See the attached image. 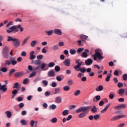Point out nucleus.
I'll use <instances>...</instances> for the list:
<instances>
[{
  "mask_svg": "<svg viewBox=\"0 0 127 127\" xmlns=\"http://www.w3.org/2000/svg\"><path fill=\"white\" fill-rule=\"evenodd\" d=\"M111 77H112V74L108 73L106 78L105 79L106 82H110V79H111Z\"/></svg>",
  "mask_w": 127,
  "mask_h": 127,
  "instance_id": "23",
  "label": "nucleus"
},
{
  "mask_svg": "<svg viewBox=\"0 0 127 127\" xmlns=\"http://www.w3.org/2000/svg\"><path fill=\"white\" fill-rule=\"evenodd\" d=\"M50 109H51L52 110H55L57 108V106L56 105H55V104H52V105H51L50 106Z\"/></svg>",
  "mask_w": 127,
  "mask_h": 127,
  "instance_id": "41",
  "label": "nucleus"
},
{
  "mask_svg": "<svg viewBox=\"0 0 127 127\" xmlns=\"http://www.w3.org/2000/svg\"><path fill=\"white\" fill-rule=\"evenodd\" d=\"M94 119L95 120H98V119H100V115H94Z\"/></svg>",
  "mask_w": 127,
  "mask_h": 127,
  "instance_id": "53",
  "label": "nucleus"
},
{
  "mask_svg": "<svg viewBox=\"0 0 127 127\" xmlns=\"http://www.w3.org/2000/svg\"><path fill=\"white\" fill-rule=\"evenodd\" d=\"M11 25H13V22L12 21H10L6 25V27L7 28H8L9 27H10Z\"/></svg>",
  "mask_w": 127,
  "mask_h": 127,
  "instance_id": "43",
  "label": "nucleus"
},
{
  "mask_svg": "<svg viewBox=\"0 0 127 127\" xmlns=\"http://www.w3.org/2000/svg\"><path fill=\"white\" fill-rule=\"evenodd\" d=\"M14 72H15V69L13 68V69H11L8 73L9 76H11V75H12L13 74V73H14Z\"/></svg>",
  "mask_w": 127,
  "mask_h": 127,
  "instance_id": "36",
  "label": "nucleus"
},
{
  "mask_svg": "<svg viewBox=\"0 0 127 127\" xmlns=\"http://www.w3.org/2000/svg\"><path fill=\"white\" fill-rule=\"evenodd\" d=\"M60 93V88H56L55 90V92L54 93V95H56L57 94H59Z\"/></svg>",
  "mask_w": 127,
  "mask_h": 127,
  "instance_id": "39",
  "label": "nucleus"
},
{
  "mask_svg": "<svg viewBox=\"0 0 127 127\" xmlns=\"http://www.w3.org/2000/svg\"><path fill=\"white\" fill-rule=\"evenodd\" d=\"M5 115L7 116V118L8 119H10L11 118V112L9 111H7L5 112Z\"/></svg>",
  "mask_w": 127,
  "mask_h": 127,
  "instance_id": "21",
  "label": "nucleus"
},
{
  "mask_svg": "<svg viewBox=\"0 0 127 127\" xmlns=\"http://www.w3.org/2000/svg\"><path fill=\"white\" fill-rule=\"evenodd\" d=\"M9 52V49L7 46H4L2 49V57L3 58L7 59L9 56V54H8Z\"/></svg>",
  "mask_w": 127,
  "mask_h": 127,
  "instance_id": "4",
  "label": "nucleus"
},
{
  "mask_svg": "<svg viewBox=\"0 0 127 127\" xmlns=\"http://www.w3.org/2000/svg\"><path fill=\"white\" fill-rule=\"evenodd\" d=\"M24 75V72L23 71L17 72L14 73V76L15 78H19L20 77H22Z\"/></svg>",
  "mask_w": 127,
  "mask_h": 127,
  "instance_id": "8",
  "label": "nucleus"
},
{
  "mask_svg": "<svg viewBox=\"0 0 127 127\" xmlns=\"http://www.w3.org/2000/svg\"><path fill=\"white\" fill-rule=\"evenodd\" d=\"M75 63L77 64L76 66H74L73 68L76 70H78V69L80 68L81 66H84V65H85V63H84L83 62H80V60H77Z\"/></svg>",
  "mask_w": 127,
  "mask_h": 127,
  "instance_id": "5",
  "label": "nucleus"
},
{
  "mask_svg": "<svg viewBox=\"0 0 127 127\" xmlns=\"http://www.w3.org/2000/svg\"><path fill=\"white\" fill-rule=\"evenodd\" d=\"M72 119V115H69L67 118L66 119L64 118V123L66 122V121H70Z\"/></svg>",
  "mask_w": 127,
  "mask_h": 127,
  "instance_id": "44",
  "label": "nucleus"
},
{
  "mask_svg": "<svg viewBox=\"0 0 127 127\" xmlns=\"http://www.w3.org/2000/svg\"><path fill=\"white\" fill-rule=\"evenodd\" d=\"M81 57L83 58H87V57H88V54H87L86 52H83L81 55Z\"/></svg>",
  "mask_w": 127,
  "mask_h": 127,
  "instance_id": "32",
  "label": "nucleus"
},
{
  "mask_svg": "<svg viewBox=\"0 0 127 127\" xmlns=\"http://www.w3.org/2000/svg\"><path fill=\"white\" fill-rule=\"evenodd\" d=\"M17 64V61H16L14 60H11V64H12V65H13V66H14V65H15Z\"/></svg>",
  "mask_w": 127,
  "mask_h": 127,
  "instance_id": "49",
  "label": "nucleus"
},
{
  "mask_svg": "<svg viewBox=\"0 0 127 127\" xmlns=\"http://www.w3.org/2000/svg\"><path fill=\"white\" fill-rule=\"evenodd\" d=\"M125 127V123H122V124H119L117 127Z\"/></svg>",
  "mask_w": 127,
  "mask_h": 127,
  "instance_id": "64",
  "label": "nucleus"
},
{
  "mask_svg": "<svg viewBox=\"0 0 127 127\" xmlns=\"http://www.w3.org/2000/svg\"><path fill=\"white\" fill-rule=\"evenodd\" d=\"M55 66V63L54 62H51L48 64V67L49 68H52V67H54Z\"/></svg>",
  "mask_w": 127,
  "mask_h": 127,
  "instance_id": "30",
  "label": "nucleus"
},
{
  "mask_svg": "<svg viewBox=\"0 0 127 127\" xmlns=\"http://www.w3.org/2000/svg\"><path fill=\"white\" fill-rule=\"evenodd\" d=\"M23 107H24V104H23V103H20L19 104V108H20V109H22Z\"/></svg>",
  "mask_w": 127,
  "mask_h": 127,
  "instance_id": "63",
  "label": "nucleus"
},
{
  "mask_svg": "<svg viewBox=\"0 0 127 127\" xmlns=\"http://www.w3.org/2000/svg\"><path fill=\"white\" fill-rule=\"evenodd\" d=\"M70 90V86H65L64 87V91H69Z\"/></svg>",
  "mask_w": 127,
  "mask_h": 127,
  "instance_id": "57",
  "label": "nucleus"
},
{
  "mask_svg": "<svg viewBox=\"0 0 127 127\" xmlns=\"http://www.w3.org/2000/svg\"><path fill=\"white\" fill-rule=\"evenodd\" d=\"M18 88H19V83L18 82L15 83L13 86V89H18Z\"/></svg>",
  "mask_w": 127,
  "mask_h": 127,
  "instance_id": "28",
  "label": "nucleus"
},
{
  "mask_svg": "<svg viewBox=\"0 0 127 127\" xmlns=\"http://www.w3.org/2000/svg\"><path fill=\"white\" fill-rule=\"evenodd\" d=\"M42 83H43V84H44V85L45 86H47V85H48V81H47V80H43Z\"/></svg>",
  "mask_w": 127,
  "mask_h": 127,
  "instance_id": "62",
  "label": "nucleus"
},
{
  "mask_svg": "<svg viewBox=\"0 0 127 127\" xmlns=\"http://www.w3.org/2000/svg\"><path fill=\"white\" fill-rule=\"evenodd\" d=\"M103 89L104 87H103V85H99L98 88L96 89V91H97V92H101V91H103Z\"/></svg>",
  "mask_w": 127,
  "mask_h": 127,
  "instance_id": "24",
  "label": "nucleus"
},
{
  "mask_svg": "<svg viewBox=\"0 0 127 127\" xmlns=\"http://www.w3.org/2000/svg\"><path fill=\"white\" fill-rule=\"evenodd\" d=\"M17 93H18V89H14L12 91V95H16V94H17Z\"/></svg>",
  "mask_w": 127,
  "mask_h": 127,
  "instance_id": "48",
  "label": "nucleus"
},
{
  "mask_svg": "<svg viewBox=\"0 0 127 127\" xmlns=\"http://www.w3.org/2000/svg\"><path fill=\"white\" fill-rule=\"evenodd\" d=\"M118 87L119 88H122V87H124V84L122 82H119L118 83Z\"/></svg>",
  "mask_w": 127,
  "mask_h": 127,
  "instance_id": "56",
  "label": "nucleus"
},
{
  "mask_svg": "<svg viewBox=\"0 0 127 127\" xmlns=\"http://www.w3.org/2000/svg\"><path fill=\"white\" fill-rule=\"evenodd\" d=\"M36 44H37V41H32L31 42V46L32 47H34V46H35Z\"/></svg>",
  "mask_w": 127,
  "mask_h": 127,
  "instance_id": "29",
  "label": "nucleus"
},
{
  "mask_svg": "<svg viewBox=\"0 0 127 127\" xmlns=\"http://www.w3.org/2000/svg\"><path fill=\"white\" fill-rule=\"evenodd\" d=\"M21 56L23 57H25V56H26V52L25 51L22 52L21 53Z\"/></svg>",
  "mask_w": 127,
  "mask_h": 127,
  "instance_id": "60",
  "label": "nucleus"
},
{
  "mask_svg": "<svg viewBox=\"0 0 127 127\" xmlns=\"http://www.w3.org/2000/svg\"><path fill=\"white\" fill-rule=\"evenodd\" d=\"M95 98L96 101H99L101 100V96H100V95H97L95 97Z\"/></svg>",
  "mask_w": 127,
  "mask_h": 127,
  "instance_id": "58",
  "label": "nucleus"
},
{
  "mask_svg": "<svg viewBox=\"0 0 127 127\" xmlns=\"http://www.w3.org/2000/svg\"><path fill=\"white\" fill-rule=\"evenodd\" d=\"M80 37L82 40V41H86V40H87V39H88V36H86V35H81L80 36Z\"/></svg>",
  "mask_w": 127,
  "mask_h": 127,
  "instance_id": "19",
  "label": "nucleus"
},
{
  "mask_svg": "<svg viewBox=\"0 0 127 127\" xmlns=\"http://www.w3.org/2000/svg\"><path fill=\"white\" fill-rule=\"evenodd\" d=\"M119 94L120 95H123L125 93V90L123 89L119 90Z\"/></svg>",
  "mask_w": 127,
  "mask_h": 127,
  "instance_id": "59",
  "label": "nucleus"
},
{
  "mask_svg": "<svg viewBox=\"0 0 127 127\" xmlns=\"http://www.w3.org/2000/svg\"><path fill=\"white\" fill-rule=\"evenodd\" d=\"M16 29H17V28H19L20 29V32H22L24 30L23 27H21V25H18V26L15 25Z\"/></svg>",
  "mask_w": 127,
  "mask_h": 127,
  "instance_id": "26",
  "label": "nucleus"
},
{
  "mask_svg": "<svg viewBox=\"0 0 127 127\" xmlns=\"http://www.w3.org/2000/svg\"><path fill=\"white\" fill-rule=\"evenodd\" d=\"M45 67H46V64H45V63H42L41 64L40 68L42 70L45 71V70H46V69H45Z\"/></svg>",
  "mask_w": 127,
  "mask_h": 127,
  "instance_id": "25",
  "label": "nucleus"
},
{
  "mask_svg": "<svg viewBox=\"0 0 127 127\" xmlns=\"http://www.w3.org/2000/svg\"><path fill=\"white\" fill-rule=\"evenodd\" d=\"M54 33L55 34H57L58 35H62V32L61 30L59 29H55L53 30Z\"/></svg>",
  "mask_w": 127,
  "mask_h": 127,
  "instance_id": "10",
  "label": "nucleus"
},
{
  "mask_svg": "<svg viewBox=\"0 0 127 127\" xmlns=\"http://www.w3.org/2000/svg\"><path fill=\"white\" fill-rule=\"evenodd\" d=\"M20 123L22 125H23V126H25V125H26V121H25V120H21L20 121Z\"/></svg>",
  "mask_w": 127,
  "mask_h": 127,
  "instance_id": "54",
  "label": "nucleus"
},
{
  "mask_svg": "<svg viewBox=\"0 0 127 127\" xmlns=\"http://www.w3.org/2000/svg\"><path fill=\"white\" fill-rule=\"evenodd\" d=\"M95 54L93 55V58L94 61H97V62H100L99 60H102L104 59V57L103 56L101 55V53L100 52V49H97L95 51ZM97 59H99L98 60Z\"/></svg>",
  "mask_w": 127,
  "mask_h": 127,
  "instance_id": "3",
  "label": "nucleus"
},
{
  "mask_svg": "<svg viewBox=\"0 0 127 127\" xmlns=\"http://www.w3.org/2000/svg\"><path fill=\"white\" fill-rule=\"evenodd\" d=\"M86 65H92L93 64V60L91 59H88L86 60L85 62Z\"/></svg>",
  "mask_w": 127,
  "mask_h": 127,
  "instance_id": "15",
  "label": "nucleus"
},
{
  "mask_svg": "<svg viewBox=\"0 0 127 127\" xmlns=\"http://www.w3.org/2000/svg\"><path fill=\"white\" fill-rule=\"evenodd\" d=\"M90 109L92 113H93V114H95V113H97V112H98V109H97V107H96L95 106H93V108H90Z\"/></svg>",
  "mask_w": 127,
  "mask_h": 127,
  "instance_id": "20",
  "label": "nucleus"
},
{
  "mask_svg": "<svg viewBox=\"0 0 127 127\" xmlns=\"http://www.w3.org/2000/svg\"><path fill=\"white\" fill-rule=\"evenodd\" d=\"M40 68V65H38L37 66H33V71H36V70H39Z\"/></svg>",
  "mask_w": 127,
  "mask_h": 127,
  "instance_id": "45",
  "label": "nucleus"
},
{
  "mask_svg": "<svg viewBox=\"0 0 127 127\" xmlns=\"http://www.w3.org/2000/svg\"><path fill=\"white\" fill-rule=\"evenodd\" d=\"M53 30H51L49 31H45V33H46L47 35H48V36H50L51 35H52V34H53Z\"/></svg>",
  "mask_w": 127,
  "mask_h": 127,
  "instance_id": "22",
  "label": "nucleus"
},
{
  "mask_svg": "<svg viewBox=\"0 0 127 127\" xmlns=\"http://www.w3.org/2000/svg\"><path fill=\"white\" fill-rule=\"evenodd\" d=\"M34 51H32L30 53V58L29 59L30 60H34L35 59V55H34Z\"/></svg>",
  "mask_w": 127,
  "mask_h": 127,
  "instance_id": "12",
  "label": "nucleus"
},
{
  "mask_svg": "<svg viewBox=\"0 0 127 127\" xmlns=\"http://www.w3.org/2000/svg\"><path fill=\"white\" fill-rule=\"evenodd\" d=\"M43 58V56L42 55H39L37 57V59L38 60H41Z\"/></svg>",
  "mask_w": 127,
  "mask_h": 127,
  "instance_id": "55",
  "label": "nucleus"
},
{
  "mask_svg": "<svg viewBox=\"0 0 127 127\" xmlns=\"http://www.w3.org/2000/svg\"><path fill=\"white\" fill-rule=\"evenodd\" d=\"M55 70L56 72H60V70H61L60 66H59V65H56L55 67Z\"/></svg>",
  "mask_w": 127,
  "mask_h": 127,
  "instance_id": "38",
  "label": "nucleus"
},
{
  "mask_svg": "<svg viewBox=\"0 0 127 127\" xmlns=\"http://www.w3.org/2000/svg\"><path fill=\"white\" fill-rule=\"evenodd\" d=\"M36 75V71H33L32 73H30L29 76V78H32V77H34Z\"/></svg>",
  "mask_w": 127,
  "mask_h": 127,
  "instance_id": "31",
  "label": "nucleus"
},
{
  "mask_svg": "<svg viewBox=\"0 0 127 127\" xmlns=\"http://www.w3.org/2000/svg\"><path fill=\"white\" fill-rule=\"evenodd\" d=\"M5 65H9L10 64H11V61L9 60H6L5 61Z\"/></svg>",
  "mask_w": 127,
  "mask_h": 127,
  "instance_id": "51",
  "label": "nucleus"
},
{
  "mask_svg": "<svg viewBox=\"0 0 127 127\" xmlns=\"http://www.w3.org/2000/svg\"><path fill=\"white\" fill-rule=\"evenodd\" d=\"M57 118L54 117L51 119V122L52 123V124H56V123H57Z\"/></svg>",
  "mask_w": 127,
  "mask_h": 127,
  "instance_id": "33",
  "label": "nucleus"
},
{
  "mask_svg": "<svg viewBox=\"0 0 127 127\" xmlns=\"http://www.w3.org/2000/svg\"><path fill=\"white\" fill-rule=\"evenodd\" d=\"M123 79L124 81H127V74L125 73L123 75Z\"/></svg>",
  "mask_w": 127,
  "mask_h": 127,
  "instance_id": "52",
  "label": "nucleus"
},
{
  "mask_svg": "<svg viewBox=\"0 0 127 127\" xmlns=\"http://www.w3.org/2000/svg\"><path fill=\"white\" fill-rule=\"evenodd\" d=\"M67 83L68 86H72V85H73V80H72L71 79H69L67 81Z\"/></svg>",
  "mask_w": 127,
  "mask_h": 127,
  "instance_id": "50",
  "label": "nucleus"
},
{
  "mask_svg": "<svg viewBox=\"0 0 127 127\" xmlns=\"http://www.w3.org/2000/svg\"><path fill=\"white\" fill-rule=\"evenodd\" d=\"M37 121H34L33 120H31L30 122L31 127H37Z\"/></svg>",
  "mask_w": 127,
  "mask_h": 127,
  "instance_id": "9",
  "label": "nucleus"
},
{
  "mask_svg": "<svg viewBox=\"0 0 127 127\" xmlns=\"http://www.w3.org/2000/svg\"><path fill=\"white\" fill-rule=\"evenodd\" d=\"M80 94H81V90H78L74 92V96H79Z\"/></svg>",
  "mask_w": 127,
  "mask_h": 127,
  "instance_id": "35",
  "label": "nucleus"
},
{
  "mask_svg": "<svg viewBox=\"0 0 127 127\" xmlns=\"http://www.w3.org/2000/svg\"><path fill=\"white\" fill-rule=\"evenodd\" d=\"M0 90H1L3 92H6L7 91V88H6V84H3L0 87Z\"/></svg>",
  "mask_w": 127,
  "mask_h": 127,
  "instance_id": "17",
  "label": "nucleus"
},
{
  "mask_svg": "<svg viewBox=\"0 0 127 127\" xmlns=\"http://www.w3.org/2000/svg\"><path fill=\"white\" fill-rule=\"evenodd\" d=\"M30 38V37L28 36L27 38H26L22 42L21 44V46H24L25 44H26V43H27V41H28V39H29V38Z\"/></svg>",
  "mask_w": 127,
  "mask_h": 127,
  "instance_id": "18",
  "label": "nucleus"
},
{
  "mask_svg": "<svg viewBox=\"0 0 127 127\" xmlns=\"http://www.w3.org/2000/svg\"><path fill=\"white\" fill-rule=\"evenodd\" d=\"M91 106H84L78 108L76 111V113L77 114H79V113H81L78 115V117L79 119H83V118H85L86 117V113L88 112V111H90V109H91ZM82 112H83L82 113Z\"/></svg>",
  "mask_w": 127,
  "mask_h": 127,
  "instance_id": "1",
  "label": "nucleus"
},
{
  "mask_svg": "<svg viewBox=\"0 0 127 127\" xmlns=\"http://www.w3.org/2000/svg\"><path fill=\"white\" fill-rule=\"evenodd\" d=\"M119 108L120 109H126L127 108V104H120L119 106H116L115 109H119Z\"/></svg>",
  "mask_w": 127,
  "mask_h": 127,
  "instance_id": "16",
  "label": "nucleus"
},
{
  "mask_svg": "<svg viewBox=\"0 0 127 127\" xmlns=\"http://www.w3.org/2000/svg\"><path fill=\"white\" fill-rule=\"evenodd\" d=\"M69 53L71 55H74V54H76V50L75 49H70L69 51Z\"/></svg>",
  "mask_w": 127,
  "mask_h": 127,
  "instance_id": "37",
  "label": "nucleus"
},
{
  "mask_svg": "<svg viewBox=\"0 0 127 127\" xmlns=\"http://www.w3.org/2000/svg\"><path fill=\"white\" fill-rule=\"evenodd\" d=\"M64 65L68 67L71 64V60L70 59H66L64 61Z\"/></svg>",
  "mask_w": 127,
  "mask_h": 127,
  "instance_id": "13",
  "label": "nucleus"
},
{
  "mask_svg": "<svg viewBox=\"0 0 127 127\" xmlns=\"http://www.w3.org/2000/svg\"><path fill=\"white\" fill-rule=\"evenodd\" d=\"M123 118H126V115H118L113 117L111 119V121H117V120H119L120 119H123Z\"/></svg>",
  "mask_w": 127,
  "mask_h": 127,
  "instance_id": "7",
  "label": "nucleus"
},
{
  "mask_svg": "<svg viewBox=\"0 0 127 127\" xmlns=\"http://www.w3.org/2000/svg\"><path fill=\"white\" fill-rule=\"evenodd\" d=\"M28 69L29 71H33V66L32 67V66L29 65L28 66Z\"/></svg>",
  "mask_w": 127,
  "mask_h": 127,
  "instance_id": "61",
  "label": "nucleus"
},
{
  "mask_svg": "<svg viewBox=\"0 0 127 127\" xmlns=\"http://www.w3.org/2000/svg\"><path fill=\"white\" fill-rule=\"evenodd\" d=\"M9 30H7L6 32L7 33H11V32H18L19 30L16 29L15 25H13L9 28Z\"/></svg>",
  "mask_w": 127,
  "mask_h": 127,
  "instance_id": "6",
  "label": "nucleus"
},
{
  "mask_svg": "<svg viewBox=\"0 0 127 127\" xmlns=\"http://www.w3.org/2000/svg\"><path fill=\"white\" fill-rule=\"evenodd\" d=\"M84 50V48H79L77 50V52L78 53V54H81L82 53V51Z\"/></svg>",
  "mask_w": 127,
  "mask_h": 127,
  "instance_id": "42",
  "label": "nucleus"
},
{
  "mask_svg": "<svg viewBox=\"0 0 127 127\" xmlns=\"http://www.w3.org/2000/svg\"><path fill=\"white\" fill-rule=\"evenodd\" d=\"M53 49L54 50H58V49H59V46H58V45H54Z\"/></svg>",
  "mask_w": 127,
  "mask_h": 127,
  "instance_id": "46",
  "label": "nucleus"
},
{
  "mask_svg": "<svg viewBox=\"0 0 127 127\" xmlns=\"http://www.w3.org/2000/svg\"><path fill=\"white\" fill-rule=\"evenodd\" d=\"M48 77H54L55 76V71L54 70H51L48 72Z\"/></svg>",
  "mask_w": 127,
  "mask_h": 127,
  "instance_id": "11",
  "label": "nucleus"
},
{
  "mask_svg": "<svg viewBox=\"0 0 127 127\" xmlns=\"http://www.w3.org/2000/svg\"><path fill=\"white\" fill-rule=\"evenodd\" d=\"M7 41H8V42L12 41V45L14 47H15L16 48H17V47H19V45H20V40H19V39L17 38H14L10 36H8L7 37Z\"/></svg>",
  "mask_w": 127,
  "mask_h": 127,
  "instance_id": "2",
  "label": "nucleus"
},
{
  "mask_svg": "<svg viewBox=\"0 0 127 127\" xmlns=\"http://www.w3.org/2000/svg\"><path fill=\"white\" fill-rule=\"evenodd\" d=\"M56 102L57 103V104H60V103H61V98L60 97H57L56 98Z\"/></svg>",
  "mask_w": 127,
  "mask_h": 127,
  "instance_id": "34",
  "label": "nucleus"
},
{
  "mask_svg": "<svg viewBox=\"0 0 127 127\" xmlns=\"http://www.w3.org/2000/svg\"><path fill=\"white\" fill-rule=\"evenodd\" d=\"M31 62L34 65H40L41 64V61L39 60H33Z\"/></svg>",
  "mask_w": 127,
  "mask_h": 127,
  "instance_id": "14",
  "label": "nucleus"
},
{
  "mask_svg": "<svg viewBox=\"0 0 127 127\" xmlns=\"http://www.w3.org/2000/svg\"><path fill=\"white\" fill-rule=\"evenodd\" d=\"M29 82V79L28 78H25L23 81V84L24 85H26L27 84V82Z\"/></svg>",
  "mask_w": 127,
  "mask_h": 127,
  "instance_id": "47",
  "label": "nucleus"
},
{
  "mask_svg": "<svg viewBox=\"0 0 127 127\" xmlns=\"http://www.w3.org/2000/svg\"><path fill=\"white\" fill-rule=\"evenodd\" d=\"M76 71H80L81 73H85L86 72V68H78V70Z\"/></svg>",
  "mask_w": 127,
  "mask_h": 127,
  "instance_id": "40",
  "label": "nucleus"
},
{
  "mask_svg": "<svg viewBox=\"0 0 127 127\" xmlns=\"http://www.w3.org/2000/svg\"><path fill=\"white\" fill-rule=\"evenodd\" d=\"M0 71H1V72H3V73H5L7 72V68L5 67H3L0 69Z\"/></svg>",
  "mask_w": 127,
  "mask_h": 127,
  "instance_id": "27",
  "label": "nucleus"
}]
</instances>
